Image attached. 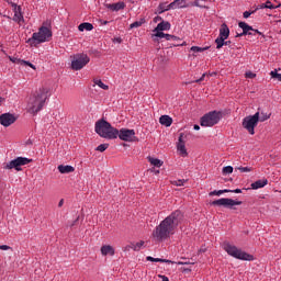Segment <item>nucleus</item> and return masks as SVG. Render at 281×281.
I'll return each mask as SVG.
<instances>
[{
	"mask_svg": "<svg viewBox=\"0 0 281 281\" xmlns=\"http://www.w3.org/2000/svg\"><path fill=\"white\" fill-rule=\"evenodd\" d=\"M105 8H108V10H112V12H120V10H124V8H126V4L124 2H116L112 4H105Z\"/></svg>",
	"mask_w": 281,
	"mask_h": 281,
	"instance_id": "18",
	"label": "nucleus"
},
{
	"mask_svg": "<svg viewBox=\"0 0 281 281\" xmlns=\"http://www.w3.org/2000/svg\"><path fill=\"white\" fill-rule=\"evenodd\" d=\"M265 8H267L268 10H276V7H273V4H271V1H267L265 3Z\"/></svg>",
	"mask_w": 281,
	"mask_h": 281,
	"instance_id": "40",
	"label": "nucleus"
},
{
	"mask_svg": "<svg viewBox=\"0 0 281 281\" xmlns=\"http://www.w3.org/2000/svg\"><path fill=\"white\" fill-rule=\"evenodd\" d=\"M142 247H144V241H138L136 244H132V249L134 251H139L142 249Z\"/></svg>",
	"mask_w": 281,
	"mask_h": 281,
	"instance_id": "33",
	"label": "nucleus"
},
{
	"mask_svg": "<svg viewBox=\"0 0 281 281\" xmlns=\"http://www.w3.org/2000/svg\"><path fill=\"white\" fill-rule=\"evenodd\" d=\"M229 192H234L235 194H240L243 192L240 189L229 190Z\"/></svg>",
	"mask_w": 281,
	"mask_h": 281,
	"instance_id": "48",
	"label": "nucleus"
},
{
	"mask_svg": "<svg viewBox=\"0 0 281 281\" xmlns=\"http://www.w3.org/2000/svg\"><path fill=\"white\" fill-rule=\"evenodd\" d=\"M237 170H240L241 172H251V168L249 167H238Z\"/></svg>",
	"mask_w": 281,
	"mask_h": 281,
	"instance_id": "41",
	"label": "nucleus"
},
{
	"mask_svg": "<svg viewBox=\"0 0 281 281\" xmlns=\"http://www.w3.org/2000/svg\"><path fill=\"white\" fill-rule=\"evenodd\" d=\"M254 12H256V11H252V12L245 11L244 12V19H249V16H251V14H254Z\"/></svg>",
	"mask_w": 281,
	"mask_h": 281,
	"instance_id": "45",
	"label": "nucleus"
},
{
	"mask_svg": "<svg viewBox=\"0 0 281 281\" xmlns=\"http://www.w3.org/2000/svg\"><path fill=\"white\" fill-rule=\"evenodd\" d=\"M193 128H194V131H201V126H199L196 124L193 126Z\"/></svg>",
	"mask_w": 281,
	"mask_h": 281,
	"instance_id": "57",
	"label": "nucleus"
},
{
	"mask_svg": "<svg viewBox=\"0 0 281 281\" xmlns=\"http://www.w3.org/2000/svg\"><path fill=\"white\" fill-rule=\"evenodd\" d=\"M267 183H269V180L267 179L257 180L254 183H251V188L252 190H260V188H265Z\"/></svg>",
	"mask_w": 281,
	"mask_h": 281,
	"instance_id": "22",
	"label": "nucleus"
},
{
	"mask_svg": "<svg viewBox=\"0 0 281 281\" xmlns=\"http://www.w3.org/2000/svg\"><path fill=\"white\" fill-rule=\"evenodd\" d=\"M248 36H256V33H255L254 31H250V32L248 33Z\"/></svg>",
	"mask_w": 281,
	"mask_h": 281,
	"instance_id": "59",
	"label": "nucleus"
},
{
	"mask_svg": "<svg viewBox=\"0 0 281 281\" xmlns=\"http://www.w3.org/2000/svg\"><path fill=\"white\" fill-rule=\"evenodd\" d=\"M178 265H180V266L190 265V262H188V261H178Z\"/></svg>",
	"mask_w": 281,
	"mask_h": 281,
	"instance_id": "54",
	"label": "nucleus"
},
{
	"mask_svg": "<svg viewBox=\"0 0 281 281\" xmlns=\"http://www.w3.org/2000/svg\"><path fill=\"white\" fill-rule=\"evenodd\" d=\"M158 21H164V19L159 15L154 18V23H157Z\"/></svg>",
	"mask_w": 281,
	"mask_h": 281,
	"instance_id": "47",
	"label": "nucleus"
},
{
	"mask_svg": "<svg viewBox=\"0 0 281 281\" xmlns=\"http://www.w3.org/2000/svg\"><path fill=\"white\" fill-rule=\"evenodd\" d=\"M245 76H246V78H250V79L256 78V74H254L251 71L246 72Z\"/></svg>",
	"mask_w": 281,
	"mask_h": 281,
	"instance_id": "44",
	"label": "nucleus"
},
{
	"mask_svg": "<svg viewBox=\"0 0 281 281\" xmlns=\"http://www.w3.org/2000/svg\"><path fill=\"white\" fill-rule=\"evenodd\" d=\"M16 122V116L12 113H3L0 115V124L1 126L8 127L12 126Z\"/></svg>",
	"mask_w": 281,
	"mask_h": 281,
	"instance_id": "13",
	"label": "nucleus"
},
{
	"mask_svg": "<svg viewBox=\"0 0 281 281\" xmlns=\"http://www.w3.org/2000/svg\"><path fill=\"white\" fill-rule=\"evenodd\" d=\"M207 49H210V47H199V46L191 47V52H193V54H199V53L205 52Z\"/></svg>",
	"mask_w": 281,
	"mask_h": 281,
	"instance_id": "31",
	"label": "nucleus"
},
{
	"mask_svg": "<svg viewBox=\"0 0 281 281\" xmlns=\"http://www.w3.org/2000/svg\"><path fill=\"white\" fill-rule=\"evenodd\" d=\"M130 249H133V244L130 245V246H126V247L124 248V251H130Z\"/></svg>",
	"mask_w": 281,
	"mask_h": 281,
	"instance_id": "53",
	"label": "nucleus"
},
{
	"mask_svg": "<svg viewBox=\"0 0 281 281\" xmlns=\"http://www.w3.org/2000/svg\"><path fill=\"white\" fill-rule=\"evenodd\" d=\"M78 30L79 32H91V30H93V24L89 23V22H85V23H81L79 26H78Z\"/></svg>",
	"mask_w": 281,
	"mask_h": 281,
	"instance_id": "26",
	"label": "nucleus"
},
{
	"mask_svg": "<svg viewBox=\"0 0 281 281\" xmlns=\"http://www.w3.org/2000/svg\"><path fill=\"white\" fill-rule=\"evenodd\" d=\"M149 162L151 164V166H156V168H161L164 164L161 160L157 158H149Z\"/></svg>",
	"mask_w": 281,
	"mask_h": 281,
	"instance_id": "32",
	"label": "nucleus"
},
{
	"mask_svg": "<svg viewBox=\"0 0 281 281\" xmlns=\"http://www.w3.org/2000/svg\"><path fill=\"white\" fill-rule=\"evenodd\" d=\"M168 10H170L169 4L167 2H161L156 10V14H164V12H168Z\"/></svg>",
	"mask_w": 281,
	"mask_h": 281,
	"instance_id": "25",
	"label": "nucleus"
},
{
	"mask_svg": "<svg viewBox=\"0 0 281 281\" xmlns=\"http://www.w3.org/2000/svg\"><path fill=\"white\" fill-rule=\"evenodd\" d=\"M203 80H205V74H203L200 79L195 80V82H203Z\"/></svg>",
	"mask_w": 281,
	"mask_h": 281,
	"instance_id": "50",
	"label": "nucleus"
},
{
	"mask_svg": "<svg viewBox=\"0 0 281 281\" xmlns=\"http://www.w3.org/2000/svg\"><path fill=\"white\" fill-rule=\"evenodd\" d=\"M269 117H271V114H267L265 112H261V114L259 113V122H267Z\"/></svg>",
	"mask_w": 281,
	"mask_h": 281,
	"instance_id": "34",
	"label": "nucleus"
},
{
	"mask_svg": "<svg viewBox=\"0 0 281 281\" xmlns=\"http://www.w3.org/2000/svg\"><path fill=\"white\" fill-rule=\"evenodd\" d=\"M158 278H161L162 281H170V279H168V277H166V276L160 274Z\"/></svg>",
	"mask_w": 281,
	"mask_h": 281,
	"instance_id": "52",
	"label": "nucleus"
},
{
	"mask_svg": "<svg viewBox=\"0 0 281 281\" xmlns=\"http://www.w3.org/2000/svg\"><path fill=\"white\" fill-rule=\"evenodd\" d=\"M224 251L228 254V256H232V258H236V260H246L251 262L254 260V256L250 254H247L246 251H243V249L229 244V243H224Z\"/></svg>",
	"mask_w": 281,
	"mask_h": 281,
	"instance_id": "5",
	"label": "nucleus"
},
{
	"mask_svg": "<svg viewBox=\"0 0 281 281\" xmlns=\"http://www.w3.org/2000/svg\"><path fill=\"white\" fill-rule=\"evenodd\" d=\"M181 221H183V213L181 211L172 212L154 229L153 236L155 240L161 241L170 238Z\"/></svg>",
	"mask_w": 281,
	"mask_h": 281,
	"instance_id": "1",
	"label": "nucleus"
},
{
	"mask_svg": "<svg viewBox=\"0 0 281 281\" xmlns=\"http://www.w3.org/2000/svg\"><path fill=\"white\" fill-rule=\"evenodd\" d=\"M258 122H260V112L244 117L241 126L249 133V135H256L255 128L258 126Z\"/></svg>",
	"mask_w": 281,
	"mask_h": 281,
	"instance_id": "6",
	"label": "nucleus"
},
{
	"mask_svg": "<svg viewBox=\"0 0 281 281\" xmlns=\"http://www.w3.org/2000/svg\"><path fill=\"white\" fill-rule=\"evenodd\" d=\"M49 89L40 88L38 91L33 93L27 102L26 111L32 115H36L40 111H43V106H45V102L49 98Z\"/></svg>",
	"mask_w": 281,
	"mask_h": 281,
	"instance_id": "2",
	"label": "nucleus"
},
{
	"mask_svg": "<svg viewBox=\"0 0 281 281\" xmlns=\"http://www.w3.org/2000/svg\"><path fill=\"white\" fill-rule=\"evenodd\" d=\"M179 1L175 0L173 2L169 3V10H177L179 8Z\"/></svg>",
	"mask_w": 281,
	"mask_h": 281,
	"instance_id": "38",
	"label": "nucleus"
},
{
	"mask_svg": "<svg viewBox=\"0 0 281 281\" xmlns=\"http://www.w3.org/2000/svg\"><path fill=\"white\" fill-rule=\"evenodd\" d=\"M90 60L91 58H89L88 54H76L72 56L71 69H74V71H80V69H83L85 67H87V65H89Z\"/></svg>",
	"mask_w": 281,
	"mask_h": 281,
	"instance_id": "7",
	"label": "nucleus"
},
{
	"mask_svg": "<svg viewBox=\"0 0 281 281\" xmlns=\"http://www.w3.org/2000/svg\"><path fill=\"white\" fill-rule=\"evenodd\" d=\"M101 24L102 25H109V21H102Z\"/></svg>",
	"mask_w": 281,
	"mask_h": 281,
	"instance_id": "60",
	"label": "nucleus"
},
{
	"mask_svg": "<svg viewBox=\"0 0 281 281\" xmlns=\"http://www.w3.org/2000/svg\"><path fill=\"white\" fill-rule=\"evenodd\" d=\"M170 27H171L170 22L161 21L160 23L157 24L154 32H168Z\"/></svg>",
	"mask_w": 281,
	"mask_h": 281,
	"instance_id": "20",
	"label": "nucleus"
},
{
	"mask_svg": "<svg viewBox=\"0 0 281 281\" xmlns=\"http://www.w3.org/2000/svg\"><path fill=\"white\" fill-rule=\"evenodd\" d=\"M113 43H122V37H115V38L113 40Z\"/></svg>",
	"mask_w": 281,
	"mask_h": 281,
	"instance_id": "51",
	"label": "nucleus"
},
{
	"mask_svg": "<svg viewBox=\"0 0 281 281\" xmlns=\"http://www.w3.org/2000/svg\"><path fill=\"white\" fill-rule=\"evenodd\" d=\"M218 122H221V112L218 111H211L200 119V124L204 127L215 126Z\"/></svg>",
	"mask_w": 281,
	"mask_h": 281,
	"instance_id": "8",
	"label": "nucleus"
},
{
	"mask_svg": "<svg viewBox=\"0 0 281 281\" xmlns=\"http://www.w3.org/2000/svg\"><path fill=\"white\" fill-rule=\"evenodd\" d=\"M271 78H274L276 80H279L281 82V74H278V70H272L270 72Z\"/></svg>",
	"mask_w": 281,
	"mask_h": 281,
	"instance_id": "36",
	"label": "nucleus"
},
{
	"mask_svg": "<svg viewBox=\"0 0 281 281\" xmlns=\"http://www.w3.org/2000/svg\"><path fill=\"white\" fill-rule=\"evenodd\" d=\"M227 192H231L229 189H224L218 191L214 190L209 193V196H221V194H225Z\"/></svg>",
	"mask_w": 281,
	"mask_h": 281,
	"instance_id": "29",
	"label": "nucleus"
},
{
	"mask_svg": "<svg viewBox=\"0 0 281 281\" xmlns=\"http://www.w3.org/2000/svg\"><path fill=\"white\" fill-rule=\"evenodd\" d=\"M9 60H11V63H14V65H22V66L27 65V67H31V69L36 70V66H34L32 63L25 61L21 58L9 56Z\"/></svg>",
	"mask_w": 281,
	"mask_h": 281,
	"instance_id": "15",
	"label": "nucleus"
},
{
	"mask_svg": "<svg viewBox=\"0 0 281 281\" xmlns=\"http://www.w3.org/2000/svg\"><path fill=\"white\" fill-rule=\"evenodd\" d=\"M64 204H65V200H60L58 203V207H63Z\"/></svg>",
	"mask_w": 281,
	"mask_h": 281,
	"instance_id": "56",
	"label": "nucleus"
},
{
	"mask_svg": "<svg viewBox=\"0 0 281 281\" xmlns=\"http://www.w3.org/2000/svg\"><path fill=\"white\" fill-rule=\"evenodd\" d=\"M261 8H265V4H262Z\"/></svg>",
	"mask_w": 281,
	"mask_h": 281,
	"instance_id": "62",
	"label": "nucleus"
},
{
	"mask_svg": "<svg viewBox=\"0 0 281 281\" xmlns=\"http://www.w3.org/2000/svg\"><path fill=\"white\" fill-rule=\"evenodd\" d=\"M94 85L93 87H100V89H103L104 91H109V86H106L104 82H102V80L100 79H94L93 80Z\"/></svg>",
	"mask_w": 281,
	"mask_h": 281,
	"instance_id": "28",
	"label": "nucleus"
},
{
	"mask_svg": "<svg viewBox=\"0 0 281 281\" xmlns=\"http://www.w3.org/2000/svg\"><path fill=\"white\" fill-rule=\"evenodd\" d=\"M0 249H1L2 251H8V250L12 249V247H10V246H8V245H0Z\"/></svg>",
	"mask_w": 281,
	"mask_h": 281,
	"instance_id": "43",
	"label": "nucleus"
},
{
	"mask_svg": "<svg viewBox=\"0 0 281 281\" xmlns=\"http://www.w3.org/2000/svg\"><path fill=\"white\" fill-rule=\"evenodd\" d=\"M102 256H115V248L111 245H104L101 247Z\"/></svg>",
	"mask_w": 281,
	"mask_h": 281,
	"instance_id": "21",
	"label": "nucleus"
},
{
	"mask_svg": "<svg viewBox=\"0 0 281 281\" xmlns=\"http://www.w3.org/2000/svg\"><path fill=\"white\" fill-rule=\"evenodd\" d=\"M223 43H224L223 45H232V41H226V42L223 41Z\"/></svg>",
	"mask_w": 281,
	"mask_h": 281,
	"instance_id": "58",
	"label": "nucleus"
},
{
	"mask_svg": "<svg viewBox=\"0 0 281 281\" xmlns=\"http://www.w3.org/2000/svg\"><path fill=\"white\" fill-rule=\"evenodd\" d=\"M146 23L145 19H140L139 21H135L130 25V30H134L135 27H142Z\"/></svg>",
	"mask_w": 281,
	"mask_h": 281,
	"instance_id": "30",
	"label": "nucleus"
},
{
	"mask_svg": "<svg viewBox=\"0 0 281 281\" xmlns=\"http://www.w3.org/2000/svg\"><path fill=\"white\" fill-rule=\"evenodd\" d=\"M50 38L52 30L47 29V26H42L38 32L32 34V37H30L26 43H29L31 47H36L41 45V43H47Z\"/></svg>",
	"mask_w": 281,
	"mask_h": 281,
	"instance_id": "4",
	"label": "nucleus"
},
{
	"mask_svg": "<svg viewBox=\"0 0 281 281\" xmlns=\"http://www.w3.org/2000/svg\"><path fill=\"white\" fill-rule=\"evenodd\" d=\"M172 186L181 187L183 183H186V180H173L171 181Z\"/></svg>",
	"mask_w": 281,
	"mask_h": 281,
	"instance_id": "39",
	"label": "nucleus"
},
{
	"mask_svg": "<svg viewBox=\"0 0 281 281\" xmlns=\"http://www.w3.org/2000/svg\"><path fill=\"white\" fill-rule=\"evenodd\" d=\"M178 1V8H187L186 0H177Z\"/></svg>",
	"mask_w": 281,
	"mask_h": 281,
	"instance_id": "42",
	"label": "nucleus"
},
{
	"mask_svg": "<svg viewBox=\"0 0 281 281\" xmlns=\"http://www.w3.org/2000/svg\"><path fill=\"white\" fill-rule=\"evenodd\" d=\"M27 164H32V159L25 157H18L11 160L7 165V168H9V170H12V168H14L19 172L21 171V166H27Z\"/></svg>",
	"mask_w": 281,
	"mask_h": 281,
	"instance_id": "10",
	"label": "nucleus"
},
{
	"mask_svg": "<svg viewBox=\"0 0 281 281\" xmlns=\"http://www.w3.org/2000/svg\"><path fill=\"white\" fill-rule=\"evenodd\" d=\"M227 38H229V27L227 26V24L224 23L220 29L218 37L215 40L216 49H221L224 44L223 41H227Z\"/></svg>",
	"mask_w": 281,
	"mask_h": 281,
	"instance_id": "11",
	"label": "nucleus"
},
{
	"mask_svg": "<svg viewBox=\"0 0 281 281\" xmlns=\"http://www.w3.org/2000/svg\"><path fill=\"white\" fill-rule=\"evenodd\" d=\"M57 169L61 175H69L76 171V168H74V166L70 165H59Z\"/></svg>",
	"mask_w": 281,
	"mask_h": 281,
	"instance_id": "19",
	"label": "nucleus"
},
{
	"mask_svg": "<svg viewBox=\"0 0 281 281\" xmlns=\"http://www.w3.org/2000/svg\"><path fill=\"white\" fill-rule=\"evenodd\" d=\"M106 148H109V144H101L95 148V150H98L99 153H104Z\"/></svg>",
	"mask_w": 281,
	"mask_h": 281,
	"instance_id": "37",
	"label": "nucleus"
},
{
	"mask_svg": "<svg viewBox=\"0 0 281 281\" xmlns=\"http://www.w3.org/2000/svg\"><path fill=\"white\" fill-rule=\"evenodd\" d=\"M177 148L180 155H182V157H188V150L186 149V142H183V134H180L179 136V143Z\"/></svg>",
	"mask_w": 281,
	"mask_h": 281,
	"instance_id": "17",
	"label": "nucleus"
},
{
	"mask_svg": "<svg viewBox=\"0 0 281 281\" xmlns=\"http://www.w3.org/2000/svg\"><path fill=\"white\" fill-rule=\"evenodd\" d=\"M222 172H223V175H232V172H234V167L226 166L223 168Z\"/></svg>",
	"mask_w": 281,
	"mask_h": 281,
	"instance_id": "35",
	"label": "nucleus"
},
{
	"mask_svg": "<svg viewBox=\"0 0 281 281\" xmlns=\"http://www.w3.org/2000/svg\"><path fill=\"white\" fill-rule=\"evenodd\" d=\"M147 262H166L167 265H175V261L169 259L154 258L151 256L146 257Z\"/></svg>",
	"mask_w": 281,
	"mask_h": 281,
	"instance_id": "23",
	"label": "nucleus"
},
{
	"mask_svg": "<svg viewBox=\"0 0 281 281\" xmlns=\"http://www.w3.org/2000/svg\"><path fill=\"white\" fill-rule=\"evenodd\" d=\"M251 32H254L255 35H256V34H259L260 36H262V32H260V31H258V30H256V29H252Z\"/></svg>",
	"mask_w": 281,
	"mask_h": 281,
	"instance_id": "49",
	"label": "nucleus"
},
{
	"mask_svg": "<svg viewBox=\"0 0 281 281\" xmlns=\"http://www.w3.org/2000/svg\"><path fill=\"white\" fill-rule=\"evenodd\" d=\"M238 26L243 30V33L237 34L236 37H240V36H247L249 35V32H251V30H254L252 26H249V24H247L246 22H239Z\"/></svg>",
	"mask_w": 281,
	"mask_h": 281,
	"instance_id": "16",
	"label": "nucleus"
},
{
	"mask_svg": "<svg viewBox=\"0 0 281 281\" xmlns=\"http://www.w3.org/2000/svg\"><path fill=\"white\" fill-rule=\"evenodd\" d=\"M172 38L170 40H167V41H179V37L175 36V35H171Z\"/></svg>",
	"mask_w": 281,
	"mask_h": 281,
	"instance_id": "55",
	"label": "nucleus"
},
{
	"mask_svg": "<svg viewBox=\"0 0 281 281\" xmlns=\"http://www.w3.org/2000/svg\"><path fill=\"white\" fill-rule=\"evenodd\" d=\"M121 139L122 142H134L135 139V130L128 128H121L117 130L116 138Z\"/></svg>",
	"mask_w": 281,
	"mask_h": 281,
	"instance_id": "12",
	"label": "nucleus"
},
{
	"mask_svg": "<svg viewBox=\"0 0 281 281\" xmlns=\"http://www.w3.org/2000/svg\"><path fill=\"white\" fill-rule=\"evenodd\" d=\"M12 8H13V12H14L13 21H15V23L23 22L24 19H23V11L21 10V5H16L13 3Z\"/></svg>",
	"mask_w": 281,
	"mask_h": 281,
	"instance_id": "14",
	"label": "nucleus"
},
{
	"mask_svg": "<svg viewBox=\"0 0 281 281\" xmlns=\"http://www.w3.org/2000/svg\"><path fill=\"white\" fill-rule=\"evenodd\" d=\"M155 34L154 36H156L157 38H166V41H170V38H172L171 34H166L162 31H154Z\"/></svg>",
	"mask_w": 281,
	"mask_h": 281,
	"instance_id": "27",
	"label": "nucleus"
},
{
	"mask_svg": "<svg viewBox=\"0 0 281 281\" xmlns=\"http://www.w3.org/2000/svg\"><path fill=\"white\" fill-rule=\"evenodd\" d=\"M159 122L162 126H172V117L168 115H161Z\"/></svg>",
	"mask_w": 281,
	"mask_h": 281,
	"instance_id": "24",
	"label": "nucleus"
},
{
	"mask_svg": "<svg viewBox=\"0 0 281 281\" xmlns=\"http://www.w3.org/2000/svg\"><path fill=\"white\" fill-rule=\"evenodd\" d=\"M211 205H214L217 207H228L229 210H232V207H234V205H243V202L232 200L229 198H222V199L211 202Z\"/></svg>",
	"mask_w": 281,
	"mask_h": 281,
	"instance_id": "9",
	"label": "nucleus"
},
{
	"mask_svg": "<svg viewBox=\"0 0 281 281\" xmlns=\"http://www.w3.org/2000/svg\"><path fill=\"white\" fill-rule=\"evenodd\" d=\"M95 133L104 139H117V128L111 126L106 120H99L94 125Z\"/></svg>",
	"mask_w": 281,
	"mask_h": 281,
	"instance_id": "3",
	"label": "nucleus"
},
{
	"mask_svg": "<svg viewBox=\"0 0 281 281\" xmlns=\"http://www.w3.org/2000/svg\"><path fill=\"white\" fill-rule=\"evenodd\" d=\"M199 251L205 254V249L204 248H201Z\"/></svg>",
	"mask_w": 281,
	"mask_h": 281,
	"instance_id": "61",
	"label": "nucleus"
},
{
	"mask_svg": "<svg viewBox=\"0 0 281 281\" xmlns=\"http://www.w3.org/2000/svg\"><path fill=\"white\" fill-rule=\"evenodd\" d=\"M193 5H195V8H204L199 0L193 1Z\"/></svg>",
	"mask_w": 281,
	"mask_h": 281,
	"instance_id": "46",
	"label": "nucleus"
}]
</instances>
